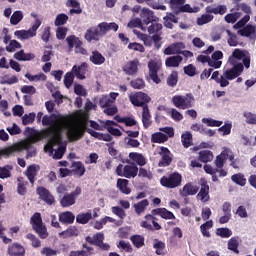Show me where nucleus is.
I'll use <instances>...</instances> for the list:
<instances>
[{"label": "nucleus", "instance_id": "f257e3e1", "mask_svg": "<svg viewBox=\"0 0 256 256\" xmlns=\"http://www.w3.org/2000/svg\"><path fill=\"white\" fill-rule=\"evenodd\" d=\"M170 9L173 13L167 12L166 16L163 17L166 29H173V23H179V18L175 15L180 13H199L201 11L199 6L191 7L190 4H185V0H170Z\"/></svg>", "mask_w": 256, "mask_h": 256}, {"label": "nucleus", "instance_id": "9b49d317", "mask_svg": "<svg viewBox=\"0 0 256 256\" xmlns=\"http://www.w3.org/2000/svg\"><path fill=\"white\" fill-rule=\"evenodd\" d=\"M139 67H141V62H139V59H134L126 62L122 67V71L129 77H135L139 73Z\"/></svg>", "mask_w": 256, "mask_h": 256}, {"label": "nucleus", "instance_id": "ea45409f", "mask_svg": "<svg viewBox=\"0 0 256 256\" xmlns=\"http://www.w3.org/2000/svg\"><path fill=\"white\" fill-rule=\"evenodd\" d=\"M167 141H168V136L162 132H155L151 136V143L161 144V143H167Z\"/></svg>", "mask_w": 256, "mask_h": 256}, {"label": "nucleus", "instance_id": "bf43d9fd", "mask_svg": "<svg viewBox=\"0 0 256 256\" xmlns=\"http://www.w3.org/2000/svg\"><path fill=\"white\" fill-rule=\"evenodd\" d=\"M25 77L30 81H47V75H45L44 73H39L36 75H31L29 73H26Z\"/></svg>", "mask_w": 256, "mask_h": 256}, {"label": "nucleus", "instance_id": "3c124183", "mask_svg": "<svg viewBox=\"0 0 256 256\" xmlns=\"http://www.w3.org/2000/svg\"><path fill=\"white\" fill-rule=\"evenodd\" d=\"M15 37H17V39H20L21 41L25 40V39H31V37H34L31 34L30 30H16L14 32Z\"/></svg>", "mask_w": 256, "mask_h": 256}, {"label": "nucleus", "instance_id": "72a5a7b5", "mask_svg": "<svg viewBox=\"0 0 256 256\" xmlns=\"http://www.w3.org/2000/svg\"><path fill=\"white\" fill-rule=\"evenodd\" d=\"M183 62V57L176 55V56H170L166 59L165 65L166 67H179L181 63Z\"/></svg>", "mask_w": 256, "mask_h": 256}, {"label": "nucleus", "instance_id": "e2e57ef3", "mask_svg": "<svg viewBox=\"0 0 256 256\" xmlns=\"http://www.w3.org/2000/svg\"><path fill=\"white\" fill-rule=\"evenodd\" d=\"M128 49H130L131 51H137L138 53H145V46L137 42L129 43Z\"/></svg>", "mask_w": 256, "mask_h": 256}, {"label": "nucleus", "instance_id": "cd10ccee", "mask_svg": "<svg viewBox=\"0 0 256 256\" xmlns=\"http://www.w3.org/2000/svg\"><path fill=\"white\" fill-rule=\"evenodd\" d=\"M89 61L93 63V65H103V63H105V56H103V54H101V52L98 50H95L92 51Z\"/></svg>", "mask_w": 256, "mask_h": 256}, {"label": "nucleus", "instance_id": "338daca9", "mask_svg": "<svg viewBox=\"0 0 256 256\" xmlns=\"http://www.w3.org/2000/svg\"><path fill=\"white\" fill-rule=\"evenodd\" d=\"M128 27L130 29H135L139 27V29L143 30V21L140 18L132 19L128 22Z\"/></svg>", "mask_w": 256, "mask_h": 256}, {"label": "nucleus", "instance_id": "20e7f679", "mask_svg": "<svg viewBox=\"0 0 256 256\" xmlns=\"http://www.w3.org/2000/svg\"><path fill=\"white\" fill-rule=\"evenodd\" d=\"M107 33H109V26L107 25V22H101L97 27H92L86 31L85 39L89 43H91V41H99V39H101V37H105Z\"/></svg>", "mask_w": 256, "mask_h": 256}, {"label": "nucleus", "instance_id": "13d9d810", "mask_svg": "<svg viewBox=\"0 0 256 256\" xmlns=\"http://www.w3.org/2000/svg\"><path fill=\"white\" fill-rule=\"evenodd\" d=\"M228 249L229 251H233L236 255H239V241H237L235 238H231L228 241Z\"/></svg>", "mask_w": 256, "mask_h": 256}, {"label": "nucleus", "instance_id": "052dcab7", "mask_svg": "<svg viewBox=\"0 0 256 256\" xmlns=\"http://www.w3.org/2000/svg\"><path fill=\"white\" fill-rule=\"evenodd\" d=\"M211 21H213V15L203 14L201 17L197 18V25H207V23H211Z\"/></svg>", "mask_w": 256, "mask_h": 256}, {"label": "nucleus", "instance_id": "412c9836", "mask_svg": "<svg viewBox=\"0 0 256 256\" xmlns=\"http://www.w3.org/2000/svg\"><path fill=\"white\" fill-rule=\"evenodd\" d=\"M241 37H248V39H256V26L248 24L238 31Z\"/></svg>", "mask_w": 256, "mask_h": 256}, {"label": "nucleus", "instance_id": "a19ab883", "mask_svg": "<svg viewBox=\"0 0 256 256\" xmlns=\"http://www.w3.org/2000/svg\"><path fill=\"white\" fill-rule=\"evenodd\" d=\"M182 145L185 149H189L193 145V135L190 132H186L181 135Z\"/></svg>", "mask_w": 256, "mask_h": 256}, {"label": "nucleus", "instance_id": "f3484780", "mask_svg": "<svg viewBox=\"0 0 256 256\" xmlns=\"http://www.w3.org/2000/svg\"><path fill=\"white\" fill-rule=\"evenodd\" d=\"M197 198L200 199L202 203H207V201L211 199V196H209V184L205 179H201L200 181V191L197 194Z\"/></svg>", "mask_w": 256, "mask_h": 256}, {"label": "nucleus", "instance_id": "aec40b11", "mask_svg": "<svg viewBox=\"0 0 256 256\" xmlns=\"http://www.w3.org/2000/svg\"><path fill=\"white\" fill-rule=\"evenodd\" d=\"M88 67L89 65L86 62H82L80 66L74 65L72 67V72L77 79L83 81L85 79V75L87 74Z\"/></svg>", "mask_w": 256, "mask_h": 256}, {"label": "nucleus", "instance_id": "6e6d98bb", "mask_svg": "<svg viewBox=\"0 0 256 256\" xmlns=\"http://www.w3.org/2000/svg\"><path fill=\"white\" fill-rule=\"evenodd\" d=\"M216 235L222 237V239H229L233 235V232L229 228H217Z\"/></svg>", "mask_w": 256, "mask_h": 256}, {"label": "nucleus", "instance_id": "1a4fd4ad", "mask_svg": "<svg viewBox=\"0 0 256 256\" xmlns=\"http://www.w3.org/2000/svg\"><path fill=\"white\" fill-rule=\"evenodd\" d=\"M81 193H83V190L78 186L74 191L64 194V196L60 199L61 207L67 208L75 205V203H77V197H79Z\"/></svg>", "mask_w": 256, "mask_h": 256}, {"label": "nucleus", "instance_id": "7ed1b4c3", "mask_svg": "<svg viewBox=\"0 0 256 256\" xmlns=\"http://www.w3.org/2000/svg\"><path fill=\"white\" fill-rule=\"evenodd\" d=\"M129 101L134 107H142V123L144 129L151 127V111H149V105L151 98L149 94L145 92H136L129 96Z\"/></svg>", "mask_w": 256, "mask_h": 256}, {"label": "nucleus", "instance_id": "864d4df0", "mask_svg": "<svg viewBox=\"0 0 256 256\" xmlns=\"http://www.w3.org/2000/svg\"><path fill=\"white\" fill-rule=\"evenodd\" d=\"M66 41L68 43L69 51H73V47H75L81 43V40L79 39V37H77L75 35L68 36L66 38Z\"/></svg>", "mask_w": 256, "mask_h": 256}, {"label": "nucleus", "instance_id": "09e8293b", "mask_svg": "<svg viewBox=\"0 0 256 256\" xmlns=\"http://www.w3.org/2000/svg\"><path fill=\"white\" fill-rule=\"evenodd\" d=\"M21 21H23V12L21 10L13 12V14L10 17L11 25H19Z\"/></svg>", "mask_w": 256, "mask_h": 256}, {"label": "nucleus", "instance_id": "37998d69", "mask_svg": "<svg viewBox=\"0 0 256 256\" xmlns=\"http://www.w3.org/2000/svg\"><path fill=\"white\" fill-rule=\"evenodd\" d=\"M166 83L168 87H177V83H179V74L177 71L171 72V74L166 79Z\"/></svg>", "mask_w": 256, "mask_h": 256}, {"label": "nucleus", "instance_id": "6e6552de", "mask_svg": "<svg viewBox=\"0 0 256 256\" xmlns=\"http://www.w3.org/2000/svg\"><path fill=\"white\" fill-rule=\"evenodd\" d=\"M172 103L177 109H191L193 107V103H195V97L193 94L189 93L185 96L177 95L172 98Z\"/></svg>", "mask_w": 256, "mask_h": 256}, {"label": "nucleus", "instance_id": "69168bd1", "mask_svg": "<svg viewBox=\"0 0 256 256\" xmlns=\"http://www.w3.org/2000/svg\"><path fill=\"white\" fill-rule=\"evenodd\" d=\"M21 43H19V41H17V40H11L10 42H9V45L8 46H6V51L8 52V53H14V51L16 50V49H21Z\"/></svg>", "mask_w": 256, "mask_h": 256}, {"label": "nucleus", "instance_id": "c03bdc74", "mask_svg": "<svg viewBox=\"0 0 256 256\" xmlns=\"http://www.w3.org/2000/svg\"><path fill=\"white\" fill-rule=\"evenodd\" d=\"M212 227H213V220H208L200 226V231L203 237H207V238L211 237V233L209 232V229H212Z\"/></svg>", "mask_w": 256, "mask_h": 256}, {"label": "nucleus", "instance_id": "0e129e2a", "mask_svg": "<svg viewBox=\"0 0 256 256\" xmlns=\"http://www.w3.org/2000/svg\"><path fill=\"white\" fill-rule=\"evenodd\" d=\"M26 239H29V241H31L32 247H34V249H38V247H41V240H39V238H37V236H35L33 233L27 234Z\"/></svg>", "mask_w": 256, "mask_h": 256}, {"label": "nucleus", "instance_id": "4d7b16f0", "mask_svg": "<svg viewBox=\"0 0 256 256\" xmlns=\"http://www.w3.org/2000/svg\"><path fill=\"white\" fill-rule=\"evenodd\" d=\"M73 81H75V74L73 72H67L64 76V85L66 89H70L73 85Z\"/></svg>", "mask_w": 256, "mask_h": 256}, {"label": "nucleus", "instance_id": "5701e85b", "mask_svg": "<svg viewBox=\"0 0 256 256\" xmlns=\"http://www.w3.org/2000/svg\"><path fill=\"white\" fill-rule=\"evenodd\" d=\"M8 255L9 256H25V247L19 243H13L8 246Z\"/></svg>", "mask_w": 256, "mask_h": 256}, {"label": "nucleus", "instance_id": "774afa93", "mask_svg": "<svg viewBox=\"0 0 256 256\" xmlns=\"http://www.w3.org/2000/svg\"><path fill=\"white\" fill-rule=\"evenodd\" d=\"M243 117L248 125H256V115L251 112H244Z\"/></svg>", "mask_w": 256, "mask_h": 256}, {"label": "nucleus", "instance_id": "79ce46f5", "mask_svg": "<svg viewBox=\"0 0 256 256\" xmlns=\"http://www.w3.org/2000/svg\"><path fill=\"white\" fill-rule=\"evenodd\" d=\"M130 241H132V244L136 249H141V247L145 246V237L142 235H133L130 237Z\"/></svg>", "mask_w": 256, "mask_h": 256}, {"label": "nucleus", "instance_id": "39448f33", "mask_svg": "<svg viewBox=\"0 0 256 256\" xmlns=\"http://www.w3.org/2000/svg\"><path fill=\"white\" fill-rule=\"evenodd\" d=\"M30 224L32 225L33 231L37 233L40 239H47V237H49V232H47V226L43 224L41 213L35 212L30 218Z\"/></svg>", "mask_w": 256, "mask_h": 256}, {"label": "nucleus", "instance_id": "4468645a", "mask_svg": "<svg viewBox=\"0 0 256 256\" xmlns=\"http://www.w3.org/2000/svg\"><path fill=\"white\" fill-rule=\"evenodd\" d=\"M148 69H149V77L152 79L153 83H156V85H159L161 83V78H159V69H161V66L159 63L155 60H150L148 62Z\"/></svg>", "mask_w": 256, "mask_h": 256}, {"label": "nucleus", "instance_id": "8fccbe9b", "mask_svg": "<svg viewBox=\"0 0 256 256\" xmlns=\"http://www.w3.org/2000/svg\"><path fill=\"white\" fill-rule=\"evenodd\" d=\"M132 89L141 90L146 87L145 80L143 78H136L130 81L129 83Z\"/></svg>", "mask_w": 256, "mask_h": 256}, {"label": "nucleus", "instance_id": "a878e982", "mask_svg": "<svg viewBox=\"0 0 256 256\" xmlns=\"http://www.w3.org/2000/svg\"><path fill=\"white\" fill-rule=\"evenodd\" d=\"M141 19L144 25H149V23H153L155 21V15L153 11L149 10V8H143L141 12Z\"/></svg>", "mask_w": 256, "mask_h": 256}, {"label": "nucleus", "instance_id": "5fc2aeb1", "mask_svg": "<svg viewBox=\"0 0 256 256\" xmlns=\"http://www.w3.org/2000/svg\"><path fill=\"white\" fill-rule=\"evenodd\" d=\"M163 29V25L161 23L151 22V25L148 27V33L150 35H156Z\"/></svg>", "mask_w": 256, "mask_h": 256}, {"label": "nucleus", "instance_id": "4c0bfd02", "mask_svg": "<svg viewBox=\"0 0 256 256\" xmlns=\"http://www.w3.org/2000/svg\"><path fill=\"white\" fill-rule=\"evenodd\" d=\"M60 237H63L64 239H67L69 237H78L79 236V229L75 226H70L68 229L62 231L60 234Z\"/></svg>", "mask_w": 256, "mask_h": 256}, {"label": "nucleus", "instance_id": "c756f323", "mask_svg": "<svg viewBox=\"0 0 256 256\" xmlns=\"http://www.w3.org/2000/svg\"><path fill=\"white\" fill-rule=\"evenodd\" d=\"M17 193L18 195L25 196L27 195V186L29 185V182L25 181V178L23 176H20L17 178Z\"/></svg>", "mask_w": 256, "mask_h": 256}, {"label": "nucleus", "instance_id": "b1692460", "mask_svg": "<svg viewBox=\"0 0 256 256\" xmlns=\"http://www.w3.org/2000/svg\"><path fill=\"white\" fill-rule=\"evenodd\" d=\"M152 215H158L162 219H176L175 214L173 212L167 210V208H156L152 210Z\"/></svg>", "mask_w": 256, "mask_h": 256}, {"label": "nucleus", "instance_id": "7c9ffc66", "mask_svg": "<svg viewBox=\"0 0 256 256\" xmlns=\"http://www.w3.org/2000/svg\"><path fill=\"white\" fill-rule=\"evenodd\" d=\"M244 57H246L245 52L239 48H236L233 51L232 56L229 58V61L231 65H239L237 61H242Z\"/></svg>", "mask_w": 256, "mask_h": 256}, {"label": "nucleus", "instance_id": "423d86ee", "mask_svg": "<svg viewBox=\"0 0 256 256\" xmlns=\"http://www.w3.org/2000/svg\"><path fill=\"white\" fill-rule=\"evenodd\" d=\"M182 181L183 176L178 172H174L168 176H162L160 179V185H162V187H166V189H177V187H181Z\"/></svg>", "mask_w": 256, "mask_h": 256}, {"label": "nucleus", "instance_id": "bb28decb", "mask_svg": "<svg viewBox=\"0 0 256 256\" xmlns=\"http://www.w3.org/2000/svg\"><path fill=\"white\" fill-rule=\"evenodd\" d=\"M116 187L124 195H130L131 194V188H129V180H127V179L119 178L117 180Z\"/></svg>", "mask_w": 256, "mask_h": 256}, {"label": "nucleus", "instance_id": "603ef678", "mask_svg": "<svg viewBox=\"0 0 256 256\" xmlns=\"http://www.w3.org/2000/svg\"><path fill=\"white\" fill-rule=\"evenodd\" d=\"M11 171H13L12 165L0 167V179H9L11 177Z\"/></svg>", "mask_w": 256, "mask_h": 256}, {"label": "nucleus", "instance_id": "6ab92c4d", "mask_svg": "<svg viewBox=\"0 0 256 256\" xmlns=\"http://www.w3.org/2000/svg\"><path fill=\"white\" fill-rule=\"evenodd\" d=\"M199 193V188L197 185H193L192 182L186 183L183 188L179 191V195L181 197H189L193 195H197Z\"/></svg>", "mask_w": 256, "mask_h": 256}, {"label": "nucleus", "instance_id": "393cba45", "mask_svg": "<svg viewBox=\"0 0 256 256\" xmlns=\"http://www.w3.org/2000/svg\"><path fill=\"white\" fill-rule=\"evenodd\" d=\"M59 221L63 225H72V223H75V214L71 211L62 212L59 214Z\"/></svg>", "mask_w": 256, "mask_h": 256}, {"label": "nucleus", "instance_id": "2f4dec72", "mask_svg": "<svg viewBox=\"0 0 256 256\" xmlns=\"http://www.w3.org/2000/svg\"><path fill=\"white\" fill-rule=\"evenodd\" d=\"M14 59H16V61H33L35 54L25 53V50H20L14 54Z\"/></svg>", "mask_w": 256, "mask_h": 256}, {"label": "nucleus", "instance_id": "9d476101", "mask_svg": "<svg viewBox=\"0 0 256 256\" xmlns=\"http://www.w3.org/2000/svg\"><path fill=\"white\" fill-rule=\"evenodd\" d=\"M85 241L90 245H95V247H99L102 251H109L111 246L107 243H103L105 241V234L103 232L96 233L93 237L86 236Z\"/></svg>", "mask_w": 256, "mask_h": 256}, {"label": "nucleus", "instance_id": "f704fd0d", "mask_svg": "<svg viewBox=\"0 0 256 256\" xmlns=\"http://www.w3.org/2000/svg\"><path fill=\"white\" fill-rule=\"evenodd\" d=\"M206 13H213L214 15H225V13H227V6L225 5H218L216 7L207 6Z\"/></svg>", "mask_w": 256, "mask_h": 256}, {"label": "nucleus", "instance_id": "a211bd4d", "mask_svg": "<svg viewBox=\"0 0 256 256\" xmlns=\"http://www.w3.org/2000/svg\"><path fill=\"white\" fill-rule=\"evenodd\" d=\"M38 171H41V166H39L38 164H31L24 172V175L27 177L31 185H35V178L37 177Z\"/></svg>", "mask_w": 256, "mask_h": 256}, {"label": "nucleus", "instance_id": "49530a36", "mask_svg": "<svg viewBox=\"0 0 256 256\" xmlns=\"http://www.w3.org/2000/svg\"><path fill=\"white\" fill-rule=\"evenodd\" d=\"M165 247V242L159 239H154L153 249H156V255H165V253L163 252L165 251Z\"/></svg>", "mask_w": 256, "mask_h": 256}, {"label": "nucleus", "instance_id": "2eb2a0df", "mask_svg": "<svg viewBox=\"0 0 256 256\" xmlns=\"http://www.w3.org/2000/svg\"><path fill=\"white\" fill-rule=\"evenodd\" d=\"M36 193L39 195V199L47 205H53L55 203V196L47 188L39 186L36 189Z\"/></svg>", "mask_w": 256, "mask_h": 256}, {"label": "nucleus", "instance_id": "4be33fe9", "mask_svg": "<svg viewBox=\"0 0 256 256\" xmlns=\"http://www.w3.org/2000/svg\"><path fill=\"white\" fill-rule=\"evenodd\" d=\"M102 123L106 125V131H108L110 135H113L114 137H121V135H123V132H121V130H119L118 128H114L117 127L115 121L106 120L105 122L102 121Z\"/></svg>", "mask_w": 256, "mask_h": 256}, {"label": "nucleus", "instance_id": "0eeeda50", "mask_svg": "<svg viewBox=\"0 0 256 256\" xmlns=\"http://www.w3.org/2000/svg\"><path fill=\"white\" fill-rule=\"evenodd\" d=\"M139 173V168L135 163H130L125 166L123 164H119L116 167V175L118 177H125L126 179H135V176Z\"/></svg>", "mask_w": 256, "mask_h": 256}, {"label": "nucleus", "instance_id": "c9c22d12", "mask_svg": "<svg viewBox=\"0 0 256 256\" xmlns=\"http://www.w3.org/2000/svg\"><path fill=\"white\" fill-rule=\"evenodd\" d=\"M149 207V200L143 199L140 202H137L133 205L134 211L136 214L141 215L142 213H145V210Z\"/></svg>", "mask_w": 256, "mask_h": 256}, {"label": "nucleus", "instance_id": "c85d7f7f", "mask_svg": "<svg viewBox=\"0 0 256 256\" xmlns=\"http://www.w3.org/2000/svg\"><path fill=\"white\" fill-rule=\"evenodd\" d=\"M198 159L200 163H211L214 159L213 152L211 150H201Z\"/></svg>", "mask_w": 256, "mask_h": 256}, {"label": "nucleus", "instance_id": "680f3d73", "mask_svg": "<svg viewBox=\"0 0 256 256\" xmlns=\"http://www.w3.org/2000/svg\"><path fill=\"white\" fill-rule=\"evenodd\" d=\"M241 17V13L239 12H234V13H229L227 14L224 19L226 21V23H237V21L239 20V18Z\"/></svg>", "mask_w": 256, "mask_h": 256}, {"label": "nucleus", "instance_id": "473e14b6", "mask_svg": "<svg viewBox=\"0 0 256 256\" xmlns=\"http://www.w3.org/2000/svg\"><path fill=\"white\" fill-rule=\"evenodd\" d=\"M129 158L135 163H137V165H139L140 167L147 165V159H145V156H143V154L131 152L129 154Z\"/></svg>", "mask_w": 256, "mask_h": 256}, {"label": "nucleus", "instance_id": "f03ea898", "mask_svg": "<svg viewBox=\"0 0 256 256\" xmlns=\"http://www.w3.org/2000/svg\"><path fill=\"white\" fill-rule=\"evenodd\" d=\"M53 117H55L54 114L51 116H43L42 125H44V127H51L42 130L40 133V137L43 139H49L48 146L50 149H53L56 145H61L62 141L61 133H59V128L55 125Z\"/></svg>", "mask_w": 256, "mask_h": 256}, {"label": "nucleus", "instance_id": "58836bf2", "mask_svg": "<svg viewBox=\"0 0 256 256\" xmlns=\"http://www.w3.org/2000/svg\"><path fill=\"white\" fill-rule=\"evenodd\" d=\"M93 219V214L91 212L80 213L76 216V223L80 225H87V223Z\"/></svg>", "mask_w": 256, "mask_h": 256}, {"label": "nucleus", "instance_id": "a18cd8bd", "mask_svg": "<svg viewBox=\"0 0 256 256\" xmlns=\"http://www.w3.org/2000/svg\"><path fill=\"white\" fill-rule=\"evenodd\" d=\"M231 180L236 185H240V187H245V185H247V179L245 178V175H243L241 173L232 175Z\"/></svg>", "mask_w": 256, "mask_h": 256}, {"label": "nucleus", "instance_id": "e433bc0d", "mask_svg": "<svg viewBox=\"0 0 256 256\" xmlns=\"http://www.w3.org/2000/svg\"><path fill=\"white\" fill-rule=\"evenodd\" d=\"M72 167L74 168V170H72V173H74V175H78V177H83L85 175L86 169L83 162L81 161L73 162Z\"/></svg>", "mask_w": 256, "mask_h": 256}, {"label": "nucleus", "instance_id": "dca6fc26", "mask_svg": "<svg viewBox=\"0 0 256 256\" xmlns=\"http://www.w3.org/2000/svg\"><path fill=\"white\" fill-rule=\"evenodd\" d=\"M245 69V67L243 66V64L238 63L236 65H233V67L229 70H226L223 75L225 77V79H228V81H233V79H237V77H239V75H241L243 73V70Z\"/></svg>", "mask_w": 256, "mask_h": 256}, {"label": "nucleus", "instance_id": "ddd939ff", "mask_svg": "<svg viewBox=\"0 0 256 256\" xmlns=\"http://www.w3.org/2000/svg\"><path fill=\"white\" fill-rule=\"evenodd\" d=\"M85 131L79 124L70 125L68 128L67 136L70 141H79L84 135Z\"/></svg>", "mask_w": 256, "mask_h": 256}, {"label": "nucleus", "instance_id": "f8f14e48", "mask_svg": "<svg viewBox=\"0 0 256 256\" xmlns=\"http://www.w3.org/2000/svg\"><path fill=\"white\" fill-rule=\"evenodd\" d=\"M159 155L161 156V159L158 163V167H169L173 161V154H171L169 148L161 146Z\"/></svg>", "mask_w": 256, "mask_h": 256}, {"label": "nucleus", "instance_id": "de8ad7c7", "mask_svg": "<svg viewBox=\"0 0 256 256\" xmlns=\"http://www.w3.org/2000/svg\"><path fill=\"white\" fill-rule=\"evenodd\" d=\"M67 21H69V16L65 13H60L56 16L54 25L55 27H61L63 25H67Z\"/></svg>", "mask_w": 256, "mask_h": 256}]
</instances>
